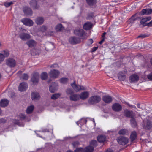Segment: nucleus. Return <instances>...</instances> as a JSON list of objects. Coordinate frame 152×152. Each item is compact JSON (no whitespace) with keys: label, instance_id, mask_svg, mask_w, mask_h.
Here are the masks:
<instances>
[{"label":"nucleus","instance_id":"obj_1","mask_svg":"<svg viewBox=\"0 0 152 152\" xmlns=\"http://www.w3.org/2000/svg\"><path fill=\"white\" fill-rule=\"evenodd\" d=\"M101 100L100 97L95 95L91 96L88 100V102L91 104H94L99 102Z\"/></svg>","mask_w":152,"mask_h":152},{"label":"nucleus","instance_id":"obj_2","mask_svg":"<svg viewBox=\"0 0 152 152\" xmlns=\"http://www.w3.org/2000/svg\"><path fill=\"white\" fill-rule=\"evenodd\" d=\"M59 74L60 72L58 70L56 69L51 70L49 72L50 77L53 78H58Z\"/></svg>","mask_w":152,"mask_h":152},{"label":"nucleus","instance_id":"obj_3","mask_svg":"<svg viewBox=\"0 0 152 152\" xmlns=\"http://www.w3.org/2000/svg\"><path fill=\"white\" fill-rule=\"evenodd\" d=\"M117 140L118 143L122 145H124L128 142V139L123 137H118Z\"/></svg>","mask_w":152,"mask_h":152},{"label":"nucleus","instance_id":"obj_4","mask_svg":"<svg viewBox=\"0 0 152 152\" xmlns=\"http://www.w3.org/2000/svg\"><path fill=\"white\" fill-rule=\"evenodd\" d=\"M39 75L37 72L33 73L31 78V80L34 84L37 83L39 80Z\"/></svg>","mask_w":152,"mask_h":152},{"label":"nucleus","instance_id":"obj_5","mask_svg":"<svg viewBox=\"0 0 152 152\" xmlns=\"http://www.w3.org/2000/svg\"><path fill=\"white\" fill-rule=\"evenodd\" d=\"M21 22L25 25L31 26L34 24L33 21L29 18H24L21 20Z\"/></svg>","mask_w":152,"mask_h":152},{"label":"nucleus","instance_id":"obj_6","mask_svg":"<svg viewBox=\"0 0 152 152\" xmlns=\"http://www.w3.org/2000/svg\"><path fill=\"white\" fill-rule=\"evenodd\" d=\"M6 64L11 67H14L16 64L15 61L12 58H9L6 60Z\"/></svg>","mask_w":152,"mask_h":152},{"label":"nucleus","instance_id":"obj_7","mask_svg":"<svg viewBox=\"0 0 152 152\" xmlns=\"http://www.w3.org/2000/svg\"><path fill=\"white\" fill-rule=\"evenodd\" d=\"M89 94L88 91L82 92L79 95V98L82 100H85L88 98L89 96Z\"/></svg>","mask_w":152,"mask_h":152},{"label":"nucleus","instance_id":"obj_8","mask_svg":"<svg viewBox=\"0 0 152 152\" xmlns=\"http://www.w3.org/2000/svg\"><path fill=\"white\" fill-rule=\"evenodd\" d=\"M19 37L23 40H25L31 38V36L29 34L21 32L19 34Z\"/></svg>","mask_w":152,"mask_h":152},{"label":"nucleus","instance_id":"obj_9","mask_svg":"<svg viewBox=\"0 0 152 152\" xmlns=\"http://www.w3.org/2000/svg\"><path fill=\"white\" fill-rule=\"evenodd\" d=\"M112 108L114 111L118 112L121 110L122 107L119 104L116 103L113 105Z\"/></svg>","mask_w":152,"mask_h":152},{"label":"nucleus","instance_id":"obj_10","mask_svg":"<svg viewBox=\"0 0 152 152\" xmlns=\"http://www.w3.org/2000/svg\"><path fill=\"white\" fill-rule=\"evenodd\" d=\"M69 42L71 44H75L79 43L80 42V40L78 38L72 37L69 39Z\"/></svg>","mask_w":152,"mask_h":152},{"label":"nucleus","instance_id":"obj_11","mask_svg":"<svg viewBox=\"0 0 152 152\" xmlns=\"http://www.w3.org/2000/svg\"><path fill=\"white\" fill-rule=\"evenodd\" d=\"M28 87L27 83L25 82L21 83L19 86V90L21 91H25Z\"/></svg>","mask_w":152,"mask_h":152},{"label":"nucleus","instance_id":"obj_12","mask_svg":"<svg viewBox=\"0 0 152 152\" xmlns=\"http://www.w3.org/2000/svg\"><path fill=\"white\" fill-rule=\"evenodd\" d=\"M58 88V85L57 83H53L52 85L49 87V90L51 93H53L56 91Z\"/></svg>","mask_w":152,"mask_h":152},{"label":"nucleus","instance_id":"obj_13","mask_svg":"<svg viewBox=\"0 0 152 152\" xmlns=\"http://www.w3.org/2000/svg\"><path fill=\"white\" fill-rule=\"evenodd\" d=\"M26 44L29 48H32L36 45L37 42L33 39H30L28 41Z\"/></svg>","mask_w":152,"mask_h":152},{"label":"nucleus","instance_id":"obj_14","mask_svg":"<svg viewBox=\"0 0 152 152\" xmlns=\"http://www.w3.org/2000/svg\"><path fill=\"white\" fill-rule=\"evenodd\" d=\"M151 19V18L150 17L142 18L140 21V23L141 25H142L143 26H145L147 25L146 22L150 20Z\"/></svg>","mask_w":152,"mask_h":152},{"label":"nucleus","instance_id":"obj_15","mask_svg":"<svg viewBox=\"0 0 152 152\" xmlns=\"http://www.w3.org/2000/svg\"><path fill=\"white\" fill-rule=\"evenodd\" d=\"M102 99L105 102L110 103L112 102V98L111 96L107 95L104 96L102 98Z\"/></svg>","mask_w":152,"mask_h":152},{"label":"nucleus","instance_id":"obj_16","mask_svg":"<svg viewBox=\"0 0 152 152\" xmlns=\"http://www.w3.org/2000/svg\"><path fill=\"white\" fill-rule=\"evenodd\" d=\"M31 97L33 100H37L39 99L40 96L38 93L33 92L31 94Z\"/></svg>","mask_w":152,"mask_h":152},{"label":"nucleus","instance_id":"obj_17","mask_svg":"<svg viewBox=\"0 0 152 152\" xmlns=\"http://www.w3.org/2000/svg\"><path fill=\"white\" fill-rule=\"evenodd\" d=\"M9 104V101L6 99H4L0 102V106L4 107L7 106Z\"/></svg>","mask_w":152,"mask_h":152},{"label":"nucleus","instance_id":"obj_18","mask_svg":"<svg viewBox=\"0 0 152 152\" xmlns=\"http://www.w3.org/2000/svg\"><path fill=\"white\" fill-rule=\"evenodd\" d=\"M35 22L37 25H40L43 23L44 19L42 17H38L35 19Z\"/></svg>","mask_w":152,"mask_h":152},{"label":"nucleus","instance_id":"obj_19","mask_svg":"<svg viewBox=\"0 0 152 152\" xmlns=\"http://www.w3.org/2000/svg\"><path fill=\"white\" fill-rule=\"evenodd\" d=\"M74 33L80 36H82L84 34V32L82 29L78 28L74 31Z\"/></svg>","mask_w":152,"mask_h":152},{"label":"nucleus","instance_id":"obj_20","mask_svg":"<svg viewBox=\"0 0 152 152\" xmlns=\"http://www.w3.org/2000/svg\"><path fill=\"white\" fill-rule=\"evenodd\" d=\"M79 95L77 94L71 95L70 96V99L73 101H77L79 99Z\"/></svg>","mask_w":152,"mask_h":152},{"label":"nucleus","instance_id":"obj_21","mask_svg":"<svg viewBox=\"0 0 152 152\" xmlns=\"http://www.w3.org/2000/svg\"><path fill=\"white\" fill-rule=\"evenodd\" d=\"M23 10L24 13L26 15H31L32 13L31 9L27 7H24Z\"/></svg>","mask_w":152,"mask_h":152},{"label":"nucleus","instance_id":"obj_22","mask_svg":"<svg viewBox=\"0 0 152 152\" xmlns=\"http://www.w3.org/2000/svg\"><path fill=\"white\" fill-rule=\"evenodd\" d=\"M152 126V123L149 121H148L146 124L143 126V128L146 129H150Z\"/></svg>","mask_w":152,"mask_h":152},{"label":"nucleus","instance_id":"obj_23","mask_svg":"<svg viewBox=\"0 0 152 152\" xmlns=\"http://www.w3.org/2000/svg\"><path fill=\"white\" fill-rule=\"evenodd\" d=\"M138 79V76L136 75H133L130 77V80L131 82H133L137 81Z\"/></svg>","mask_w":152,"mask_h":152},{"label":"nucleus","instance_id":"obj_24","mask_svg":"<svg viewBox=\"0 0 152 152\" xmlns=\"http://www.w3.org/2000/svg\"><path fill=\"white\" fill-rule=\"evenodd\" d=\"M142 15H149L152 13V9H143L141 11Z\"/></svg>","mask_w":152,"mask_h":152},{"label":"nucleus","instance_id":"obj_25","mask_svg":"<svg viewBox=\"0 0 152 152\" xmlns=\"http://www.w3.org/2000/svg\"><path fill=\"white\" fill-rule=\"evenodd\" d=\"M71 85L76 92H78L80 91V86L77 85L75 82H74L73 83L71 84Z\"/></svg>","mask_w":152,"mask_h":152},{"label":"nucleus","instance_id":"obj_26","mask_svg":"<svg viewBox=\"0 0 152 152\" xmlns=\"http://www.w3.org/2000/svg\"><path fill=\"white\" fill-rule=\"evenodd\" d=\"M92 27V23L90 22H87L83 25V28L85 30L90 29Z\"/></svg>","mask_w":152,"mask_h":152},{"label":"nucleus","instance_id":"obj_27","mask_svg":"<svg viewBox=\"0 0 152 152\" xmlns=\"http://www.w3.org/2000/svg\"><path fill=\"white\" fill-rule=\"evenodd\" d=\"M125 115L126 117L132 118L134 116L132 111L126 110L125 111Z\"/></svg>","mask_w":152,"mask_h":152},{"label":"nucleus","instance_id":"obj_28","mask_svg":"<svg viewBox=\"0 0 152 152\" xmlns=\"http://www.w3.org/2000/svg\"><path fill=\"white\" fill-rule=\"evenodd\" d=\"M106 137L105 136L99 135L97 137L98 141L100 142H102L106 140Z\"/></svg>","mask_w":152,"mask_h":152},{"label":"nucleus","instance_id":"obj_29","mask_svg":"<svg viewBox=\"0 0 152 152\" xmlns=\"http://www.w3.org/2000/svg\"><path fill=\"white\" fill-rule=\"evenodd\" d=\"M88 4L90 6H93L97 2L96 0H86Z\"/></svg>","mask_w":152,"mask_h":152},{"label":"nucleus","instance_id":"obj_30","mask_svg":"<svg viewBox=\"0 0 152 152\" xmlns=\"http://www.w3.org/2000/svg\"><path fill=\"white\" fill-rule=\"evenodd\" d=\"M56 30L57 31H61L64 29V28L61 24H58L56 27Z\"/></svg>","mask_w":152,"mask_h":152},{"label":"nucleus","instance_id":"obj_31","mask_svg":"<svg viewBox=\"0 0 152 152\" xmlns=\"http://www.w3.org/2000/svg\"><path fill=\"white\" fill-rule=\"evenodd\" d=\"M94 150L93 147H92L90 145L86 147L83 150L84 152H92Z\"/></svg>","mask_w":152,"mask_h":152},{"label":"nucleus","instance_id":"obj_32","mask_svg":"<svg viewBox=\"0 0 152 152\" xmlns=\"http://www.w3.org/2000/svg\"><path fill=\"white\" fill-rule=\"evenodd\" d=\"M128 131L125 129H121L119 131L118 134L120 135H126L128 134Z\"/></svg>","mask_w":152,"mask_h":152},{"label":"nucleus","instance_id":"obj_33","mask_svg":"<svg viewBox=\"0 0 152 152\" xmlns=\"http://www.w3.org/2000/svg\"><path fill=\"white\" fill-rule=\"evenodd\" d=\"M48 77V74L46 72L42 73L41 75V78L42 80H45Z\"/></svg>","mask_w":152,"mask_h":152},{"label":"nucleus","instance_id":"obj_34","mask_svg":"<svg viewBox=\"0 0 152 152\" xmlns=\"http://www.w3.org/2000/svg\"><path fill=\"white\" fill-rule=\"evenodd\" d=\"M137 137V134L136 133L135 131H133L132 132L131 134V136H130V139L131 140L133 141Z\"/></svg>","mask_w":152,"mask_h":152},{"label":"nucleus","instance_id":"obj_35","mask_svg":"<svg viewBox=\"0 0 152 152\" xmlns=\"http://www.w3.org/2000/svg\"><path fill=\"white\" fill-rule=\"evenodd\" d=\"M89 145L92 147H93L94 149V148L97 145V142L96 141V140H92L90 142Z\"/></svg>","mask_w":152,"mask_h":152},{"label":"nucleus","instance_id":"obj_36","mask_svg":"<svg viewBox=\"0 0 152 152\" xmlns=\"http://www.w3.org/2000/svg\"><path fill=\"white\" fill-rule=\"evenodd\" d=\"M34 107L33 105H31L28 107L26 110V112L28 114L31 113L33 110Z\"/></svg>","mask_w":152,"mask_h":152},{"label":"nucleus","instance_id":"obj_37","mask_svg":"<svg viewBox=\"0 0 152 152\" xmlns=\"http://www.w3.org/2000/svg\"><path fill=\"white\" fill-rule=\"evenodd\" d=\"M130 121L132 126L133 127H136L137 125V123L135 119L133 117L131 118Z\"/></svg>","mask_w":152,"mask_h":152},{"label":"nucleus","instance_id":"obj_38","mask_svg":"<svg viewBox=\"0 0 152 152\" xmlns=\"http://www.w3.org/2000/svg\"><path fill=\"white\" fill-rule=\"evenodd\" d=\"M60 82L63 84H65L68 81V79L66 78H62L59 80Z\"/></svg>","mask_w":152,"mask_h":152},{"label":"nucleus","instance_id":"obj_39","mask_svg":"<svg viewBox=\"0 0 152 152\" xmlns=\"http://www.w3.org/2000/svg\"><path fill=\"white\" fill-rule=\"evenodd\" d=\"M61 95V94L60 93L54 94L51 96V98L53 99H56L58 98Z\"/></svg>","mask_w":152,"mask_h":152},{"label":"nucleus","instance_id":"obj_40","mask_svg":"<svg viewBox=\"0 0 152 152\" xmlns=\"http://www.w3.org/2000/svg\"><path fill=\"white\" fill-rule=\"evenodd\" d=\"M118 78L121 80H124L125 79V76L124 74H122V72H120L118 75Z\"/></svg>","mask_w":152,"mask_h":152},{"label":"nucleus","instance_id":"obj_41","mask_svg":"<svg viewBox=\"0 0 152 152\" xmlns=\"http://www.w3.org/2000/svg\"><path fill=\"white\" fill-rule=\"evenodd\" d=\"M1 53L4 56V58L5 57H8L9 55V52L7 50H4Z\"/></svg>","mask_w":152,"mask_h":152},{"label":"nucleus","instance_id":"obj_42","mask_svg":"<svg viewBox=\"0 0 152 152\" xmlns=\"http://www.w3.org/2000/svg\"><path fill=\"white\" fill-rule=\"evenodd\" d=\"M47 28V27L46 26L44 25L40 27L39 30L42 32H44L46 30Z\"/></svg>","mask_w":152,"mask_h":152},{"label":"nucleus","instance_id":"obj_43","mask_svg":"<svg viewBox=\"0 0 152 152\" xmlns=\"http://www.w3.org/2000/svg\"><path fill=\"white\" fill-rule=\"evenodd\" d=\"M66 92L67 94L71 95L73 93V91L72 89L69 88L66 89Z\"/></svg>","mask_w":152,"mask_h":152},{"label":"nucleus","instance_id":"obj_44","mask_svg":"<svg viewBox=\"0 0 152 152\" xmlns=\"http://www.w3.org/2000/svg\"><path fill=\"white\" fill-rule=\"evenodd\" d=\"M13 4V3L12 1H11L10 2H5L4 3V5L6 7H7L10 6Z\"/></svg>","mask_w":152,"mask_h":152},{"label":"nucleus","instance_id":"obj_45","mask_svg":"<svg viewBox=\"0 0 152 152\" xmlns=\"http://www.w3.org/2000/svg\"><path fill=\"white\" fill-rule=\"evenodd\" d=\"M28 78V75L26 74H24L22 76V78L23 80H27Z\"/></svg>","mask_w":152,"mask_h":152},{"label":"nucleus","instance_id":"obj_46","mask_svg":"<svg viewBox=\"0 0 152 152\" xmlns=\"http://www.w3.org/2000/svg\"><path fill=\"white\" fill-rule=\"evenodd\" d=\"M4 56L1 53H0V64L4 60Z\"/></svg>","mask_w":152,"mask_h":152},{"label":"nucleus","instance_id":"obj_47","mask_svg":"<svg viewBox=\"0 0 152 152\" xmlns=\"http://www.w3.org/2000/svg\"><path fill=\"white\" fill-rule=\"evenodd\" d=\"M83 150L82 148H77L75 151L74 152H83Z\"/></svg>","mask_w":152,"mask_h":152},{"label":"nucleus","instance_id":"obj_48","mask_svg":"<svg viewBox=\"0 0 152 152\" xmlns=\"http://www.w3.org/2000/svg\"><path fill=\"white\" fill-rule=\"evenodd\" d=\"M72 144L73 147L75 148L78 145H79V142L77 141L75 142L72 143Z\"/></svg>","mask_w":152,"mask_h":152},{"label":"nucleus","instance_id":"obj_49","mask_svg":"<svg viewBox=\"0 0 152 152\" xmlns=\"http://www.w3.org/2000/svg\"><path fill=\"white\" fill-rule=\"evenodd\" d=\"M135 19L134 16H133L129 19V21L130 23H132L135 21Z\"/></svg>","mask_w":152,"mask_h":152},{"label":"nucleus","instance_id":"obj_50","mask_svg":"<svg viewBox=\"0 0 152 152\" xmlns=\"http://www.w3.org/2000/svg\"><path fill=\"white\" fill-rule=\"evenodd\" d=\"M93 42V41L92 39H89L87 42V44L88 45H91Z\"/></svg>","mask_w":152,"mask_h":152},{"label":"nucleus","instance_id":"obj_51","mask_svg":"<svg viewBox=\"0 0 152 152\" xmlns=\"http://www.w3.org/2000/svg\"><path fill=\"white\" fill-rule=\"evenodd\" d=\"M19 117L20 119L22 120L25 118V116L24 114H20L19 115Z\"/></svg>","mask_w":152,"mask_h":152},{"label":"nucleus","instance_id":"obj_52","mask_svg":"<svg viewBox=\"0 0 152 152\" xmlns=\"http://www.w3.org/2000/svg\"><path fill=\"white\" fill-rule=\"evenodd\" d=\"M80 90H85L87 89L86 87L83 86H80L79 87Z\"/></svg>","mask_w":152,"mask_h":152},{"label":"nucleus","instance_id":"obj_53","mask_svg":"<svg viewBox=\"0 0 152 152\" xmlns=\"http://www.w3.org/2000/svg\"><path fill=\"white\" fill-rule=\"evenodd\" d=\"M30 4L31 5L33 6L34 5L36 4V2L35 1H32L30 2Z\"/></svg>","mask_w":152,"mask_h":152},{"label":"nucleus","instance_id":"obj_54","mask_svg":"<svg viewBox=\"0 0 152 152\" xmlns=\"http://www.w3.org/2000/svg\"><path fill=\"white\" fill-rule=\"evenodd\" d=\"M148 78L151 80H152V73L149 74L147 76Z\"/></svg>","mask_w":152,"mask_h":152},{"label":"nucleus","instance_id":"obj_55","mask_svg":"<svg viewBox=\"0 0 152 152\" xmlns=\"http://www.w3.org/2000/svg\"><path fill=\"white\" fill-rule=\"evenodd\" d=\"M87 122V120L85 119H82L80 121H79V123L80 122L86 124Z\"/></svg>","mask_w":152,"mask_h":152},{"label":"nucleus","instance_id":"obj_56","mask_svg":"<svg viewBox=\"0 0 152 152\" xmlns=\"http://www.w3.org/2000/svg\"><path fill=\"white\" fill-rule=\"evenodd\" d=\"M58 65L57 64H53L50 66V68H56L58 67Z\"/></svg>","mask_w":152,"mask_h":152},{"label":"nucleus","instance_id":"obj_57","mask_svg":"<svg viewBox=\"0 0 152 152\" xmlns=\"http://www.w3.org/2000/svg\"><path fill=\"white\" fill-rule=\"evenodd\" d=\"M97 47H94L92 48V51L93 52H94L96 51L97 50Z\"/></svg>","mask_w":152,"mask_h":152},{"label":"nucleus","instance_id":"obj_58","mask_svg":"<svg viewBox=\"0 0 152 152\" xmlns=\"http://www.w3.org/2000/svg\"><path fill=\"white\" fill-rule=\"evenodd\" d=\"M105 38H102L101 40L99 42V43L100 44H101L105 40Z\"/></svg>","mask_w":152,"mask_h":152},{"label":"nucleus","instance_id":"obj_59","mask_svg":"<svg viewBox=\"0 0 152 152\" xmlns=\"http://www.w3.org/2000/svg\"><path fill=\"white\" fill-rule=\"evenodd\" d=\"M126 104L128 105L129 106L131 107H132L133 108H136V107L134 106V105H130L128 103H126Z\"/></svg>","mask_w":152,"mask_h":152},{"label":"nucleus","instance_id":"obj_60","mask_svg":"<svg viewBox=\"0 0 152 152\" xmlns=\"http://www.w3.org/2000/svg\"><path fill=\"white\" fill-rule=\"evenodd\" d=\"M106 34V33L104 32L102 35V38H105V36Z\"/></svg>","mask_w":152,"mask_h":152},{"label":"nucleus","instance_id":"obj_61","mask_svg":"<svg viewBox=\"0 0 152 152\" xmlns=\"http://www.w3.org/2000/svg\"><path fill=\"white\" fill-rule=\"evenodd\" d=\"M93 15H88L87 19H90V18L93 17Z\"/></svg>","mask_w":152,"mask_h":152},{"label":"nucleus","instance_id":"obj_62","mask_svg":"<svg viewBox=\"0 0 152 152\" xmlns=\"http://www.w3.org/2000/svg\"><path fill=\"white\" fill-rule=\"evenodd\" d=\"M148 26H152V20L148 23Z\"/></svg>","mask_w":152,"mask_h":152},{"label":"nucleus","instance_id":"obj_63","mask_svg":"<svg viewBox=\"0 0 152 152\" xmlns=\"http://www.w3.org/2000/svg\"><path fill=\"white\" fill-rule=\"evenodd\" d=\"M106 152H113V150L111 149H108Z\"/></svg>","mask_w":152,"mask_h":152},{"label":"nucleus","instance_id":"obj_64","mask_svg":"<svg viewBox=\"0 0 152 152\" xmlns=\"http://www.w3.org/2000/svg\"><path fill=\"white\" fill-rule=\"evenodd\" d=\"M15 122H14L15 124H18V123H19L18 121V120H15Z\"/></svg>","mask_w":152,"mask_h":152}]
</instances>
